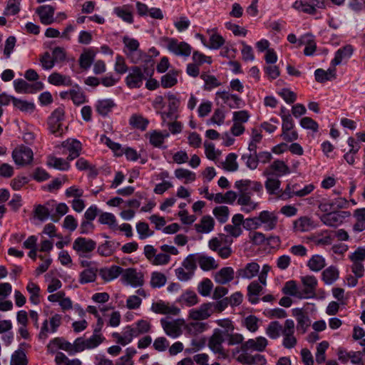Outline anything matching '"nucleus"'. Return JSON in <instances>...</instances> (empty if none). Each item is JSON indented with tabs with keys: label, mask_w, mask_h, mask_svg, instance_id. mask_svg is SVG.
I'll return each instance as SVG.
<instances>
[{
	"label": "nucleus",
	"mask_w": 365,
	"mask_h": 365,
	"mask_svg": "<svg viewBox=\"0 0 365 365\" xmlns=\"http://www.w3.org/2000/svg\"><path fill=\"white\" fill-rule=\"evenodd\" d=\"M13 105L17 109L25 113H32L35 109V106L33 103L16 98L13 99Z\"/></svg>",
	"instance_id": "nucleus-60"
},
{
	"label": "nucleus",
	"mask_w": 365,
	"mask_h": 365,
	"mask_svg": "<svg viewBox=\"0 0 365 365\" xmlns=\"http://www.w3.org/2000/svg\"><path fill=\"white\" fill-rule=\"evenodd\" d=\"M350 215L349 212L334 211L324 213L320 217L321 221L329 227H337L340 225L345 218Z\"/></svg>",
	"instance_id": "nucleus-12"
},
{
	"label": "nucleus",
	"mask_w": 365,
	"mask_h": 365,
	"mask_svg": "<svg viewBox=\"0 0 365 365\" xmlns=\"http://www.w3.org/2000/svg\"><path fill=\"white\" fill-rule=\"evenodd\" d=\"M213 287L212 281L208 278L203 279L197 285V292L203 297H207L210 294Z\"/></svg>",
	"instance_id": "nucleus-63"
},
{
	"label": "nucleus",
	"mask_w": 365,
	"mask_h": 365,
	"mask_svg": "<svg viewBox=\"0 0 365 365\" xmlns=\"http://www.w3.org/2000/svg\"><path fill=\"white\" fill-rule=\"evenodd\" d=\"M290 173L289 168L282 160H274L269 166H268L263 172V175L266 177L274 176L281 177Z\"/></svg>",
	"instance_id": "nucleus-15"
},
{
	"label": "nucleus",
	"mask_w": 365,
	"mask_h": 365,
	"mask_svg": "<svg viewBox=\"0 0 365 365\" xmlns=\"http://www.w3.org/2000/svg\"><path fill=\"white\" fill-rule=\"evenodd\" d=\"M200 78L205 82L203 89L205 91H211L221 85L220 81L213 75L202 73Z\"/></svg>",
	"instance_id": "nucleus-49"
},
{
	"label": "nucleus",
	"mask_w": 365,
	"mask_h": 365,
	"mask_svg": "<svg viewBox=\"0 0 365 365\" xmlns=\"http://www.w3.org/2000/svg\"><path fill=\"white\" fill-rule=\"evenodd\" d=\"M123 269L117 265H112L110 267L102 268L99 270L101 278L106 282H110L123 274Z\"/></svg>",
	"instance_id": "nucleus-30"
},
{
	"label": "nucleus",
	"mask_w": 365,
	"mask_h": 365,
	"mask_svg": "<svg viewBox=\"0 0 365 365\" xmlns=\"http://www.w3.org/2000/svg\"><path fill=\"white\" fill-rule=\"evenodd\" d=\"M65 112L63 108H58L55 109L48 120V125L50 132L56 136H60L63 134V130L61 122L64 119Z\"/></svg>",
	"instance_id": "nucleus-8"
},
{
	"label": "nucleus",
	"mask_w": 365,
	"mask_h": 365,
	"mask_svg": "<svg viewBox=\"0 0 365 365\" xmlns=\"http://www.w3.org/2000/svg\"><path fill=\"white\" fill-rule=\"evenodd\" d=\"M259 265L255 262L247 263L245 267L237 269V277L251 279L259 272Z\"/></svg>",
	"instance_id": "nucleus-26"
},
{
	"label": "nucleus",
	"mask_w": 365,
	"mask_h": 365,
	"mask_svg": "<svg viewBox=\"0 0 365 365\" xmlns=\"http://www.w3.org/2000/svg\"><path fill=\"white\" fill-rule=\"evenodd\" d=\"M53 202L54 201L48 202L43 205H36L34 211L35 217H36L41 221L46 220L49 217L51 212L53 210Z\"/></svg>",
	"instance_id": "nucleus-34"
},
{
	"label": "nucleus",
	"mask_w": 365,
	"mask_h": 365,
	"mask_svg": "<svg viewBox=\"0 0 365 365\" xmlns=\"http://www.w3.org/2000/svg\"><path fill=\"white\" fill-rule=\"evenodd\" d=\"M186 332L192 336H197L205 331L209 328V325L207 322L194 321L189 322L184 325Z\"/></svg>",
	"instance_id": "nucleus-29"
},
{
	"label": "nucleus",
	"mask_w": 365,
	"mask_h": 365,
	"mask_svg": "<svg viewBox=\"0 0 365 365\" xmlns=\"http://www.w3.org/2000/svg\"><path fill=\"white\" fill-rule=\"evenodd\" d=\"M281 182L279 179L268 176L265 182V188L271 195H279Z\"/></svg>",
	"instance_id": "nucleus-53"
},
{
	"label": "nucleus",
	"mask_w": 365,
	"mask_h": 365,
	"mask_svg": "<svg viewBox=\"0 0 365 365\" xmlns=\"http://www.w3.org/2000/svg\"><path fill=\"white\" fill-rule=\"evenodd\" d=\"M98 269L95 267L85 269L80 273L78 282L80 284L93 282L96 279Z\"/></svg>",
	"instance_id": "nucleus-46"
},
{
	"label": "nucleus",
	"mask_w": 365,
	"mask_h": 365,
	"mask_svg": "<svg viewBox=\"0 0 365 365\" xmlns=\"http://www.w3.org/2000/svg\"><path fill=\"white\" fill-rule=\"evenodd\" d=\"M151 310L160 314H170L177 316L180 314V309L174 305H170L169 303L160 300L152 304Z\"/></svg>",
	"instance_id": "nucleus-22"
},
{
	"label": "nucleus",
	"mask_w": 365,
	"mask_h": 365,
	"mask_svg": "<svg viewBox=\"0 0 365 365\" xmlns=\"http://www.w3.org/2000/svg\"><path fill=\"white\" fill-rule=\"evenodd\" d=\"M210 303L202 304L199 307L191 309L188 312V319L193 321L202 322L212 315Z\"/></svg>",
	"instance_id": "nucleus-13"
},
{
	"label": "nucleus",
	"mask_w": 365,
	"mask_h": 365,
	"mask_svg": "<svg viewBox=\"0 0 365 365\" xmlns=\"http://www.w3.org/2000/svg\"><path fill=\"white\" fill-rule=\"evenodd\" d=\"M48 81L49 83L59 86H69L72 85V81L71 78L68 76L62 75L59 73L54 72L51 73L48 78Z\"/></svg>",
	"instance_id": "nucleus-41"
},
{
	"label": "nucleus",
	"mask_w": 365,
	"mask_h": 365,
	"mask_svg": "<svg viewBox=\"0 0 365 365\" xmlns=\"http://www.w3.org/2000/svg\"><path fill=\"white\" fill-rule=\"evenodd\" d=\"M237 361L243 365H264L266 363V359L264 356L258 354L251 355L248 354V351H242V354L237 357Z\"/></svg>",
	"instance_id": "nucleus-25"
},
{
	"label": "nucleus",
	"mask_w": 365,
	"mask_h": 365,
	"mask_svg": "<svg viewBox=\"0 0 365 365\" xmlns=\"http://www.w3.org/2000/svg\"><path fill=\"white\" fill-rule=\"evenodd\" d=\"M33 157L32 150L24 145L16 148L12 152V158L17 165L24 166L29 164Z\"/></svg>",
	"instance_id": "nucleus-10"
},
{
	"label": "nucleus",
	"mask_w": 365,
	"mask_h": 365,
	"mask_svg": "<svg viewBox=\"0 0 365 365\" xmlns=\"http://www.w3.org/2000/svg\"><path fill=\"white\" fill-rule=\"evenodd\" d=\"M147 135H149L150 143L156 148H160L165 139L170 135L167 131L163 133L157 130H153Z\"/></svg>",
	"instance_id": "nucleus-44"
},
{
	"label": "nucleus",
	"mask_w": 365,
	"mask_h": 365,
	"mask_svg": "<svg viewBox=\"0 0 365 365\" xmlns=\"http://www.w3.org/2000/svg\"><path fill=\"white\" fill-rule=\"evenodd\" d=\"M55 9L50 5H43L38 7L36 10V14L39 16L40 21L44 25H49L54 21Z\"/></svg>",
	"instance_id": "nucleus-27"
},
{
	"label": "nucleus",
	"mask_w": 365,
	"mask_h": 365,
	"mask_svg": "<svg viewBox=\"0 0 365 365\" xmlns=\"http://www.w3.org/2000/svg\"><path fill=\"white\" fill-rule=\"evenodd\" d=\"M215 323L222 329H214L208 341V346L215 354H218L217 359H225L227 358L228 354L223 347L222 343L225 341V336L234 331L235 327L232 322L227 318L217 319Z\"/></svg>",
	"instance_id": "nucleus-1"
},
{
	"label": "nucleus",
	"mask_w": 365,
	"mask_h": 365,
	"mask_svg": "<svg viewBox=\"0 0 365 365\" xmlns=\"http://www.w3.org/2000/svg\"><path fill=\"white\" fill-rule=\"evenodd\" d=\"M179 71L177 70H170L168 73L164 74L160 78V85L164 88H172L178 83V76Z\"/></svg>",
	"instance_id": "nucleus-39"
},
{
	"label": "nucleus",
	"mask_w": 365,
	"mask_h": 365,
	"mask_svg": "<svg viewBox=\"0 0 365 365\" xmlns=\"http://www.w3.org/2000/svg\"><path fill=\"white\" fill-rule=\"evenodd\" d=\"M178 302L186 307H192L198 303L199 299L194 291L187 289L179 297Z\"/></svg>",
	"instance_id": "nucleus-37"
},
{
	"label": "nucleus",
	"mask_w": 365,
	"mask_h": 365,
	"mask_svg": "<svg viewBox=\"0 0 365 365\" xmlns=\"http://www.w3.org/2000/svg\"><path fill=\"white\" fill-rule=\"evenodd\" d=\"M120 243L114 240H108L98 247L97 252L101 256L109 257L118 248Z\"/></svg>",
	"instance_id": "nucleus-36"
},
{
	"label": "nucleus",
	"mask_w": 365,
	"mask_h": 365,
	"mask_svg": "<svg viewBox=\"0 0 365 365\" xmlns=\"http://www.w3.org/2000/svg\"><path fill=\"white\" fill-rule=\"evenodd\" d=\"M77 89H71L70 93V98L72 100L73 103L79 106L87 101L86 96L84 92L76 86Z\"/></svg>",
	"instance_id": "nucleus-62"
},
{
	"label": "nucleus",
	"mask_w": 365,
	"mask_h": 365,
	"mask_svg": "<svg viewBox=\"0 0 365 365\" xmlns=\"http://www.w3.org/2000/svg\"><path fill=\"white\" fill-rule=\"evenodd\" d=\"M299 46L305 45L304 54L312 56L317 49V44L312 35L306 34L299 41Z\"/></svg>",
	"instance_id": "nucleus-40"
},
{
	"label": "nucleus",
	"mask_w": 365,
	"mask_h": 365,
	"mask_svg": "<svg viewBox=\"0 0 365 365\" xmlns=\"http://www.w3.org/2000/svg\"><path fill=\"white\" fill-rule=\"evenodd\" d=\"M293 8L308 14H315L317 9H324L325 4L320 0H297Z\"/></svg>",
	"instance_id": "nucleus-9"
},
{
	"label": "nucleus",
	"mask_w": 365,
	"mask_h": 365,
	"mask_svg": "<svg viewBox=\"0 0 365 365\" xmlns=\"http://www.w3.org/2000/svg\"><path fill=\"white\" fill-rule=\"evenodd\" d=\"M175 176L179 180L185 179V183L193 182L196 179L195 173L184 168L176 169L175 170Z\"/></svg>",
	"instance_id": "nucleus-61"
},
{
	"label": "nucleus",
	"mask_w": 365,
	"mask_h": 365,
	"mask_svg": "<svg viewBox=\"0 0 365 365\" xmlns=\"http://www.w3.org/2000/svg\"><path fill=\"white\" fill-rule=\"evenodd\" d=\"M62 147L68 152L67 160L71 161L77 158L81 153L82 145L80 141L76 139H68L62 143Z\"/></svg>",
	"instance_id": "nucleus-23"
},
{
	"label": "nucleus",
	"mask_w": 365,
	"mask_h": 365,
	"mask_svg": "<svg viewBox=\"0 0 365 365\" xmlns=\"http://www.w3.org/2000/svg\"><path fill=\"white\" fill-rule=\"evenodd\" d=\"M95 58V53L91 50H86L82 53L79 58V65L81 68L88 69Z\"/></svg>",
	"instance_id": "nucleus-54"
},
{
	"label": "nucleus",
	"mask_w": 365,
	"mask_h": 365,
	"mask_svg": "<svg viewBox=\"0 0 365 365\" xmlns=\"http://www.w3.org/2000/svg\"><path fill=\"white\" fill-rule=\"evenodd\" d=\"M168 50L175 56L187 58L190 56L192 47L185 41H179L176 38H165Z\"/></svg>",
	"instance_id": "nucleus-5"
},
{
	"label": "nucleus",
	"mask_w": 365,
	"mask_h": 365,
	"mask_svg": "<svg viewBox=\"0 0 365 365\" xmlns=\"http://www.w3.org/2000/svg\"><path fill=\"white\" fill-rule=\"evenodd\" d=\"M316 225L312 218L303 216L293 222V230L295 232H306L312 230Z\"/></svg>",
	"instance_id": "nucleus-24"
},
{
	"label": "nucleus",
	"mask_w": 365,
	"mask_h": 365,
	"mask_svg": "<svg viewBox=\"0 0 365 365\" xmlns=\"http://www.w3.org/2000/svg\"><path fill=\"white\" fill-rule=\"evenodd\" d=\"M49 323L51 325V330L48 329V321L44 320L41 331L38 334V339L41 340H46L48 338V332L55 333L57 331L58 327L61 324V317L59 314H55L50 318Z\"/></svg>",
	"instance_id": "nucleus-19"
},
{
	"label": "nucleus",
	"mask_w": 365,
	"mask_h": 365,
	"mask_svg": "<svg viewBox=\"0 0 365 365\" xmlns=\"http://www.w3.org/2000/svg\"><path fill=\"white\" fill-rule=\"evenodd\" d=\"M197 264L203 271H210L218 267V264L215 259L204 254H196Z\"/></svg>",
	"instance_id": "nucleus-32"
},
{
	"label": "nucleus",
	"mask_w": 365,
	"mask_h": 365,
	"mask_svg": "<svg viewBox=\"0 0 365 365\" xmlns=\"http://www.w3.org/2000/svg\"><path fill=\"white\" fill-rule=\"evenodd\" d=\"M282 292L285 294L303 299L302 292L301 290H299L295 281L290 280L287 282L282 289Z\"/></svg>",
	"instance_id": "nucleus-51"
},
{
	"label": "nucleus",
	"mask_w": 365,
	"mask_h": 365,
	"mask_svg": "<svg viewBox=\"0 0 365 365\" xmlns=\"http://www.w3.org/2000/svg\"><path fill=\"white\" fill-rule=\"evenodd\" d=\"M237 194L235 192L232 190L227 191L226 193H217L216 197H215V202L220 204V203H228V204H233V202L237 199Z\"/></svg>",
	"instance_id": "nucleus-59"
},
{
	"label": "nucleus",
	"mask_w": 365,
	"mask_h": 365,
	"mask_svg": "<svg viewBox=\"0 0 365 365\" xmlns=\"http://www.w3.org/2000/svg\"><path fill=\"white\" fill-rule=\"evenodd\" d=\"M115 106L111 99L100 100L96 103V111L101 115L106 116Z\"/></svg>",
	"instance_id": "nucleus-50"
},
{
	"label": "nucleus",
	"mask_w": 365,
	"mask_h": 365,
	"mask_svg": "<svg viewBox=\"0 0 365 365\" xmlns=\"http://www.w3.org/2000/svg\"><path fill=\"white\" fill-rule=\"evenodd\" d=\"M160 324L167 336L176 339L182 334V327L185 325V320L183 319L163 318L160 319Z\"/></svg>",
	"instance_id": "nucleus-4"
},
{
	"label": "nucleus",
	"mask_w": 365,
	"mask_h": 365,
	"mask_svg": "<svg viewBox=\"0 0 365 365\" xmlns=\"http://www.w3.org/2000/svg\"><path fill=\"white\" fill-rule=\"evenodd\" d=\"M47 165L61 170H67L70 168L68 162L63 158L56 157H49Z\"/></svg>",
	"instance_id": "nucleus-56"
},
{
	"label": "nucleus",
	"mask_w": 365,
	"mask_h": 365,
	"mask_svg": "<svg viewBox=\"0 0 365 365\" xmlns=\"http://www.w3.org/2000/svg\"><path fill=\"white\" fill-rule=\"evenodd\" d=\"M309 269L312 272H319L326 266L325 258L319 255H313L307 264Z\"/></svg>",
	"instance_id": "nucleus-42"
},
{
	"label": "nucleus",
	"mask_w": 365,
	"mask_h": 365,
	"mask_svg": "<svg viewBox=\"0 0 365 365\" xmlns=\"http://www.w3.org/2000/svg\"><path fill=\"white\" fill-rule=\"evenodd\" d=\"M212 214L216 217L218 222H220V223H225L228 220L230 210L227 206H217L213 209Z\"/></svg>",
	"instance_id": "nucleus-57"
},
{
	"label": "nucleus",
	"mask_w": 365,
	"mask_h": 365,
	"mask_svg": "<svg viewBox=\"0 0 365 365\" xmlns=\"http://www.w3.org/2000/svg\"><path fill=\"white\" fill-rule=\"evenodd\" d=\"M114 13L126 23L132 24L133 22L132 8L129 5L117 6L114 9Z\"/></svg>",
	"instance_id": "nucleus-38"
},
{
	"label": "nucleus",
	"mask_w": 365,
	"mask_h": 365,
	"mask_svg": "<svg viewBox=\"0 0 365 365\" xmlns=\"http://www.w3.org/2000/svg\"><path fill=\"white\" fill-rule=\"evenodd\" d=\"M235 187L240 192L237 203L241 206L255 203V202L251 199L252 192H260L262 190V185L259 182L250 180L236 181Z\"/></svg>",
	"instance_id": "nucleus-2"
},
{
	"label": "nucleus",
	"mask_w": 365,
	"mask_h": 365,
	"mask_svg": "<svg viewBox=\"0 0 365 365\" xmlns=\"http://www.w3.org/2000/svg\"><path fill=\"white\" fill-rule=\"evenodd\" d=\"M353 53V48L351 45H346L343 48L339 49L336 53L334 59L331 61V64L335 66L340 64L343 59L349 58Z\"/></svg>",
	"instance_id": "nucleus-43"
},
{
	"label": "nucleus",
	"mask_w": 365,
	"mask_h": 365,
	"mask_svg": "<svg viewBox=\"0 0 365 365\" xmlns=\"http://www.w3.org/2000/svg\"><path fill=\"white\" fill-rule=\"evenodd\" d=\"M28 359L24 350L18 349L11 355L10 365H27Z\"/></svg>",
	"instance_id": "nucleus-58"
},
{
	"label": "nucleus",
	"mask_w": 365,
	"mask_h": 365,
	"mask_svg": "<svg viewBox=\"0 0 365 365\" xmlns=\"http://www.w3.org/2000/svg\"><path fill=\"white\" fill-rule=\"evenodd\" d=\"M105 340V337L102 334L93 333L88 339L78 337L76 339L75 348L76 353L81 352L86 349H93L98 347Z\"/></svg>",
	"instance_id": "nucleus-6"
},
{
	"label": "nucleus",
	"mask_w": 365,
	"mask_h": 365,
	"mask_svg": "<svg viewBox=\"0 0 365 365\" xmlns=\"http://www.w3.org/2000/svg\"><path fill=\"white\" fill-rule=\"evenodd\" d=\"M153 70L150 72L146 68L135 66L129 68L128 73L125 78V83L130 89L140 88L147 77L153 76Z\"/></svg>",
	"instance_id": "nucleus-3"
},
{
	"label": "nucleus",
	"mask_w": 365,
	"mask_h": 365,
	"mask_svg": "<svg viewBox=\"0 0 365 365\" xmlns=\"http://www.w3.org/2000/svg\"><path fill=\"white\" fill-rule=\"evenodd\" d=\"M105 340V337L102 334L93 333L88 339L78 337L76 339L75 348L76 353L81 352L86 349H93L98 347Z\"/></svg>",
	"instance_id": "nucleus-7"
},
{
	"label": "nucleus",
	"mask_w": 365,
	"mask_h": 365,
	"mask_svg": "<svg viewBox=\"0 0 365 365\" xmlns=\"http://www.w3.org/2000/svg\"><path fill=\"white\" fill-rule=\"evenodd\" d=\"M76 345V340L73 344L70 343L69 341L65 340L62 337H56L52 339L49 344H48L47 347L48 349H50L51 351H54L53 349L54 347H57L60 349L64 350L68 353L70 355H74L76 354V349L75 348Z\"/></svg>",
	"instance_id": "nucleus-21"
},
{
	"label": "nucleus",
	"mask_w": 365,
	"mask_h": 365,
	"mask_svg": "<svg viewBox=\"0 0 365 365\" xmlns=\"http://www.w3.org/2000/svg\"><path fill=\"white\" fill-rule=\"evenodd\" d=\"M262 290V286L257 281L251 282L247 287L249 301L252 304L258 303L259 299L257 296Z\"/></svg>",
	"instance_id": "nucleus-48"
},
{
	"label": "nucleus",
	"mask_w": 365,
	"mask_h": 365,
	"mask_svg": "<svg viewBox=\"0 0 365 365\" xmlns=\"http://www.w3.org/2000/svg\"><path fill=\"white\" fill-rule=\"evenodd\" d=\"M122 279L133 287L142 286L144 282L143 273L138 272L135 268H128L123 270Z\"/></svg>",
	"instance_id": "nucleus-18"
},
{
	"label": "nucleus",
	"mask_w": 365,
	"mask_h": 365,
	"mask_svg": "<svg viewBox=\"0 0 365 365\" xmlns=\"http://www.w3.org/2000/svg\"><path fill=\"white\" fill-rule=\"evenodd\" d=\"M113 336L116 339L118 344L122 346H125L130 343L133 339L137 336L133 329V327L127 326L125 327L122 335L119 333L115 332L113 334Z\"/></svg>",
	"instance_id": "nucleus-31"
},
{
	"label": "nucleus",
	"mask_w": 365,
	"mask_h": 365,
	"mask_svg": "<svg viewBox=\"0 0 365 365\" xmlns=\"http://www.w3.org/2000/svg\"><path fill=\"white\" fill-rule=\"evenodd\" d=\"M292 314L296 317L297 322V328L302 333H304L311 324V321L302 309H294Z\"/></svg>",
	"instance_id": "nucleus-28"
},
{
	"label": "nucleus",
	"mask_w": 365,
	"mask_h": 365,
	"mask_svg": "<svg viewBox=\"0 0 365 365\" xmlns=\"http://www.w3.org/2000/svg\"><path fill=\"white\" fill-rule=\"evenodd\" d=\"M322 279L326 284H332L339 277V269L334 266L325 269L322 274Z\"/></svg>",
	"instance_id": "nucleus-47"
},
{
	"label": "nucleus",
	"mask_w": 365,
	"mask_h": 365,
	"mask_svg": "<svg viewBox=\"0 0 365 365\" xmlns=\"http://www.w3.org/2000/svg\"><path fill=\"white\" fill-rule=\"evenodd\" d=\"M136 230L140 240H145L154 234V232L150 229L148 224L145 222L137 223Z\"/></svg>",
	"instance_id": "nucleus-64"
},
{
	"label": "nucleus",
	"mask_w": 365,
	"mask_h": 365,
	"mask_svg": "<svg viewBox=\"0 0 365 365\" xmlns=\"http://www.w3.org/2000/svg\"><path fill=\"white\" fill-rule=\"evenodd\" d=\"M219 99H221L222 103L226 104L230 108H239L242 104L241 98L235 94H231L227 91H217L215 93V101L219 103Z\"/></svg>",
	"instance_id": "nucleus-17"
},
{
	"label": "nucleus",
	"mask_w": 365,
	"mask_h": 365,
	"mask_svg": "<svg viewBox=\"0 0 365 365\" xmlns=\"http://www.w3.org/2000/svg\"><path fill=\"white\" fill-rule=\"evenodd\" d=\"M96 247V242L89 238L79 237L73 243V249L79 256H86L92 252Z\"/></svg>",
	"instance_id": "nucleus-11"
},
{
	"label": "nucleus",
	"mask_w": 365,
	"mask_h": 365,
	"mask_svg": "<svg viewBox=\"0 0 365 365\" xmlns=\"http://www.w3.org/2000/svg\"><path fill=\"white\" fill-rule=\"evenodd\" d=\"M129 123L134 128L145 130L149 123V120L140 115L133 114L130 116Z\"/></svg>",
	"instance_id": "nucleus-52"
},
{
	"label": "nucleus",
	"mask_w": 365,
	"mask_h": 365,
	"mask_svg": "<svg viewBox=\"0 0 365 365\" xmlns=\"http://www.w3.org/2000/svg\"><path fill=\"white\" fill-rule=\"evenodd\" d=\"M268 344L267 339L264 336H258L255 339H250L240 346L241 351H263Z\"/></svg>",
	"instance_id": "nucleus-14"
},
{
	"label": "nucleus",
	"mask_w": 365,
	"mask_h": 365,
	"mask_svg": "<svg viewBox=\"0 0 365 365\" xmlns=\"http://www.w3.org/2000/svg\"><path fill=\"white\" fill-rule=\"evenodd\" d=\"M301 282L304 286L302 291L303 299L312 298L315 295L316 289L317 287V279L313 275H306L301 277Z\"/></svg>",
	"instance_id": "nucleus-20"
},
{
	"label": "nucleus",
	"mask_w": 365,
	"mask_h": 365,
	"mask_svg": "<svg viewBox=\"0 0 365 365\" xmlns=\"http://www.w3.org/2000/svg\"><path fill=\"white\" fill-rule=\"evenodd\" d=\"M258 216L260 227L263 226L265 231H271L277 227L278 217L275 212L264 210L260 212Z\"/></svg>",
	"instance_id": "nucleus-16"
},
{
	"label": "nucleus",
	"mask_w": 365,
	"mask_h": 365,
	"mask_svg": "<svg viewBox=\"0 0 365 365\" xmlns=\"http://www.w3.org/2000/svg\"><path fill=\"white\" fill-rule=\"evenodd\" d=\"M282 327L278 321H274L269 324L266 329L267 335L272 339H276L281 335Z\"/></svg>",
	"instance_id": "nucleus-55"
},
{
	"label": "nucleus",
	"mask_w": 365,
	"mask_h": 365,
	"mask_svg": "<svg viewBox=\"0 0 365 365\" xmlns=\"http://www.w3.org/2000/svg\"><path fill=\"white\" fill-rule=\"evenodd\" d=\"M235 277L232 267H226L220 269L215 275V280L220 284H225L231 282Z\"/></svg>",
	"instance_id": "nucleus-33"
},
{
	"label": "nucleus",
	"mask_w": 365,
	"mask_h": 365,
	"mask_svg": "<svg viewBox=\"0 0 365 365\" xmlns=\"http://www.w3.org/2000/svg\"><path fill=\"white\" fill-rule=\"evenodd\" d=\"M356 223L353 226L354 232H359L365 230V208H359L353 214Z\"/></svg>",
	"instance_id": "nucleus-45"
},
{
	"label": "nucleus",
	"mask_w": 365,
	"mask_h": 365,
	"mask_svg": "<svg viewBox=\"0 0 365 365\" xmlns=\"http://www.w3.org/2000/svg\"><path fill=\"white\" fill-rule=\"evenodd\" d=\"M215 226V220L210 215L203 216L200 222L195 225V230L200 233H209Z\"/></svg>",
	"instance_id": "nucleus-35"
}]
</instances>
